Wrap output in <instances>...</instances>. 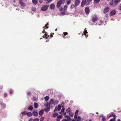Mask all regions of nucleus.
I'll return each mask as SVG.
<instances>
[{
  "label": "nucleus",
  "mask_w": 121,
  "mask_h": 121,
  "mask_svg": "<svg viewBox=\"0 0 121 121\" xmlns=\"http://www.w3.org/2000/svg\"><path fill=\"white\" fill-rule=\"evenodd\" d=\"M52 0H47L48 2H50Z\"/></svg>",
  "instance_id": "52"
},
{
  "label": "nucleus",
  "mask_w": 121,
  "mask_h": 121,
  "mask_svg": "<svg viewBox=\"0 0 121 121\" xmlns=\"http://www.w3.org/2000/svg\"><path fill=\"white\" fill-rule=\"evenodd\" d=\"M47 33H46L43 36V38H44L45 37H46V39H49V38H50V37L52 36V35H51L50 36L49 35H48Z\"/></svg>",
  "instance_id": "5"
},
{
  "label": "nucleus",
  "mask_w": 121,
  "mask_h": 121,
  "mask_svg": "<svg viewBox=\"0 0 121 121\" xmlns=\"http://www.w3.org/2000/svg\"><path fill=\"white\" fill-rule=\"evenodd\" d=\"M95 2L96 3H98L100 0H94Z\"/></svg>",
  "instance_id": "36"
},
{
  "label": "nucleus",
  "mask_w": 121,
  "mask_h": 121,
  "mask_svg": "<svg viewBox=\"0 0 121 121\" xmlns=\"http://www.w3.org/2000/svg\"><path fill=\"white\" fill-rule=\"evenodd\" d=\"M112 116H113V117L114 118L116 117V116L115 115H113V114H112L111 115H110L109 116V117H111Z\"/></svg>",
  "instance_id": "41"
},
{
  "label": "nucleus",
  "mask_w": 121,
  "mask_h": 121,
  "mask_svg": "<svg viewBox=\"0 0 121 121\" xmlns=\"http://www.w3.org/2000/svg\"><path fill=\"white\" fill-rule=\"evenodd\" d=\"M86 0H83L81 3V6L83 7H84V5L86 3Z\"/></svg>",
  "instance_id": "11"
},
{
  "label": "nucleus",
  "mask_w": 121,
  "mask_h": 121,
  "mask_svg": "<svg viewBox=\"0 0 121 121\" xmlns=\"http://www.w3.org/2000/svg\"><path fill=\"white\" fill-rule=\"evenodd\" d=\"M64 9L63 8H60L59 9V10L60 11H62Z\"/></svg>",
  "instance_id": "51"
},
{
  "label": "nucleus",
  "mask_w": 121,
  "mask_h": 121,
  "mask_svg": "<svg viewBox=\"0 0 121 121\" xmlns=\"http://www.w3.org/2000/svg\"><path fill=\"white\" fill-rule=\"evenodd\" d=\"M108 14H106L105 15V17H104L105 18V19H108Z\"/></svg>",
  "instance_id": "34"
},
{
  "label": "nucleus",
  "mask_w": 121,
  "mask_h": 121,
  "mask_svg": "<svg viewBox=\"0 0 121 121\" xmlns=\"http://www.w3.org/2000/svg\"><path fill=\"white\" fill-rule=\"evenodd\" d=\"M103 23V21L102 20H100L99 21V22L98 24L97 23L96 25H98L99 26L101 25Z\"/></svg>",
  "instance_id": "20"
},
{
  "label": "nucleus",
  "mask_w": 121,
  "mask_h": 121,
  "mask_svg": "<svg viewBox=\"0 0 121 121\" xmlns=\"http://www.w3.org/2000/svg\"><path fill=\"white\" fill-rule=\"evenodd\" d=\"M32 1L33 3L35 5L37 4L38 3L37 0H32Z\"/></svg>",
  "instance_id": "16"
},
{
  "label": "nucleus",
  "mask_w": 121,
  "mask_h": 121,
  "mask_svg": "<svg viewBox=\"0 0 121 121\" xmlns=\"http://www.w3.org/2000/svg\"><path fill=\"white\" fill-rule=\"evenodd\" d=\"M65 14V12L64 11L60 13V14H62V15H64Z\"/></svg>",
  "instance_id": "44"
},
{
  "label": "nucleus",
  "mask_w": 121,
  "mask_h": 121,
  "mask_svg": "<svg viewBox=\"0 0 121 121\" xmlns=\"http://www.w3.org/2000/svg\"><path fill=\"white\" fill-rule=\"evenodd\" d=\"M85 11L87 14H88L90 12V10L88 7H86L85 9Z\"/></svg>",
  "instance_id": "6"
},
{
  "label": "nucleus",
  "mask_w": 121,
  "mask_h": 121,
  "mask_svg": "<svg viewBox=\"0 0 121 121\" xmlns=\"http://www.w3.org/2000/svg\"><path fill=\"white\" fill-rule=\"evenodd\" d=\"M60 119H59L57 118V119H56V120L57 121H60Z\"/></svg>",
  "instance_id": "57"
},
{
  "label": "nucleus",
  "mask_w": 121,
  "mask_h": 121,
  "mask_svg": "<svg viewBox=\"0 0 121 121\" xmlns=\"http://www.w3.org/2000/svg\"><path fill=\"white\" fill-rule=\"evenodd\" d=\"M45 100L46 101H48V99H49V97L46 96V97H45L44 98Z\"/></svg>",
  "instance_id": "25"
},
{
  "label": "nucleus",
  "mask_w": 121,
  "mask_h": 121,
  "mask_svg": "<svg viewBox=\"0 0 121 121\" xmlns=\"http://www.w3.org/2000/svg\"><path fill=\"white\" fill-rule=\"evenodd\" d=\"M63 34L64 35V36H63V38H65V36L66 35L68 34V33L67 32H64L63 33Z\"/></svg>",
  "instance_id": "32"
},
{
  "label": "nucleus",
  "mask_w": 121,
  "mask_h": 121,
  "mask_svg": "<svg viewBox=\"0 0 121 121\" xmlns=\"http://www.w3.org/2000/svg\"><path fill=\"white\" fill-rule=\"evenodd\" d=\"M27 112L26 111H24L22 112V114L24 115H26V114Z\"/></svg>",
  "instance_id": "31"
},
{
  "label": "nucleus",
  "mask_w": 121,
  "mask_h": 121,
  "mask_svg": "<svg viewBox=\"0 0 121 121\" xmlns=\"http://www.w3.org/2000/svg\"><path fill=\"white\" fill-rule=\"evenodd\" d=\"M44 119V117H41L40 119V121H43Z\"/></svg>",
  "instance_id": "42"
},
{
  "label": "nucleus",
  "mask_w": 121,
  "mask_h": 121,
  "mask_svg": "<svg viewBox=\"0 0 121 121\" xmlns=\"http://www.w3.org/2000/svg\"><path fill=\"white\" fill-rule=\"evenodd\" d=\"M78 113V110H76V111L75 112V114H77Z\"/></svg>",
  "instance_id": "49"
},
{
  "label": "nucleus",
  "mask_w": 121,
  "mask_h": 121,
  "mask_svg": "<svg viewBox=\"0 0 121 121\" xmlns=\"http://www.w3.org/2000/svg\"><path fill=\"white\" fill-rule=\"evenodd\" d=\"M44 112V111L43 110H42L39 112V114L40 116L42 115L43 114Z\"/></svg>",
  "instance_id": "18"
},
{
  "label": "nucleus",
  "mask_w": 121,
  "mask_h": 121,
  "mask_svg": "<svg viewBox=\"0 0 121 121\" xmlns=\"http://www.w3.org/2000/svg\"><path fill=\"white\" fill-rule=\"evenodd\" d=\"M119 10H121V5L119 7Z\"/></svg>",
  "instance_id": "55"
},
{
  "label": "nucleus",
  "mask_w": 121,
  "mask_h": 121,
  "mask_svg": "<svg viewBox=\"0 0 121 121\" xmlns=\"http://www.w3.org/2000/svg\"><path fill=\"white\" fill-rule=\"evenodd\" d=\"M32 120H33V119L32 118H30L29 120V121H32Z\"/></svg>",
  "instance_id": "59"
},
{
  "label": "nucleus",
  "mask_w": 121,
  "mask_h": 121,
  "mask_svg": "<svg viewBox=\"0 0 121 121\" xmlns=\"http://www.w3.org/2000/svg\"><path fill=\"white\" fill-rule=\"evenodd\" d=\"M98 19L97 16L96 15H93L92 17V21L95 22Z\"/></svg>",
  "instance_id": "2"
},
{
  "label": "nucleus",
  "mask_w": 121,
  "mask_h": 121,
  "mask_svg": "<svg viewBox=\"0 0 121 121\" xmlns=\"http://www.w3.org/2000/svg\"><path fill=\"white\" fill-rule=\"evenodd\" d=\"M75 6V4L74 5V4H72L71 6V9H73L74 8Z\"/></svg>",
  "instance_id": "27"
},
{
  "label": "nucleus",
  "mask_w": 121,
  "mask_h": 121,
  "mask_svg": "<svg viewBox=\"0 0 121 121\" xmlns=\"http://www.w3.org/2000/svg\"><path fill=\"white\" fill-rule=\"evenodd\" d=\"M106 120V118L105 117H103L102 118V120L103 121H105Z\"/></svg>",
  "instance_id": "39"
},
{
  "label": "nucleus",
  "mask_w": 121,
  "mask_h": 121,
  "mask_svg": "<svg viewBox=\"0 0 121 121\" xmlns=\"http://www.w3.org/2000/svg\"><path fill=\"white\" fill-rule=\"evenodd\" d=\"M12 92H13V91L11 90H10L9 91V92H10V94L12 93Z\"/></svg>",
  "instance_id": "54"
},
{
  "label": "nucleus",
  "mask_w": 121,
  "mask_h": 121,
  "mask_svg": "<svg viewBox=\"0 0 121 121\" xmlns=\"http://www.w3.org/2000/svg\"><path fill=\"white\" fill-rule=\"evenodd\" d=\"M26 115L27 116L30 117L33 114L32 113L29 112L27 113Z\"/></svg>",
  "instance_id": "17"
},
{
  "label": "nucleus",
  "mask_w": 121,
  "mask_h": 121,
  "mask_svg": "<svg viewBox=\"0 0 121 121\" xmlns=\"http://www.w3.org/2000/svg\"><path fill=\"white\" fill-rule=\"evenodd\" d=\"M109 121H115V119H112Z\"/></svg>",
  "instance_id": "50"
},
{
  "label": "nucleus",
  "mask_w": 121,
  "mask_h": 121,
  "mask_svg": "<svg viewBox=\"0 0 121 121\" xmlns=\"http://www.w3.org/2000/svg\"><path fill=\"white\" fill-rule=\"evenodd\" d=\"M48 25V23H47L45 25V26H44V27H43V28H46V29H47L48 28V27L47 26Z\"/></svg>",
  "instance_id": "30"
},
{
  "label": "nucleus",
  "mask_w": 121,
  "mask_h": 121,
  "mask_svg": "<svg viewBox=\"0 0 121 121\" xmlns=\"http://www.w3.org/2000/svg\"><path fill=\"white\" fill-rule=\"evenodd\" d=\"M120 0H115L114 1V5H115L117 4H118L120 2Z\"/></svg>",
  "instance_id": "14"
},
{
  "label": "nucleus",
  "mask_w": 121,
  "mask_h": 121,
  "mask_svg": "<svg viewBox=\"0 0 121 121\" xmlns=\"http://www.w3.org/2000/svg\"><path fill=\"white\" fill-rule=\"evenodd\" d=\"M67 120L65 119H63L62 120V121H67Z\"/></svg>",
  "instance_id": "58"
},
{
  "label": "nucleus",
  "mask_w": 121,
  "mask_h": 121,
  "mask_svg": "<svg viewBox=\"0 0 121 121\" xmlns=\"http://www.w3.org/2000/svg\"><path fill=\"white\" fill-rule=\"evenodd\" d=\"M117 121H121V120L120 119H118V120Z\"/></svg>",
  "instance_id": "64"
},
{
  "label": "nucleus",
  "mask_w": 121,
  "mask_h": 121,
  "mask_svg": "<svg viewBox=\"0 0 121 121\" xmlns=\"http://www.w3.org/2000/svg\"><path fill=\"white\" fill-rule=\"evenodd\" d=\"M58 115V113H55L54 114L52 115V117H55L56 116Z\"/></svg>",
  "instance_id": "24"
},
{
  "label": "nucleus",
  "mask_w": 121,
  "mask_h": 121,
  "mask_svg": "<svg viewBox=\"0 0 121 121\" xmlns=\"http://www.w3.org/2000/svg\"><path fill=\"white\" fill-rule=\"evenodd\" d=\"M71 3V0H69L67 1V4H69Z\"/></svg>",
  "instance_id": "43"
},
{
  "label": "nucleus",
  "mask_w": 121,
  "mask_h": 121,
  "mask_svg": "<svg viewBox=\"0 0 121 121\" xmlns=\"http://www.w3.org/2000/svg\"><path fill=\"white\" fill-rule=\"evenodd\" d=\"M109 8L108 7H106L105 8L104 10V13L105 14L106 13L109 11Z\"/></svg>",
  "instance_id": "7"
},
{
  "label": "nucleus",
  "mask_w": 121,
  "mask_h": 121,
  "mask_svg": "<svg viewBox=\"0 0 121 121\" xmlns=\"http://www.w3.org/2000/svg\"><path fill=\"white\" fill-rule=\"evenodd\" d=\"M62 112H61V111L60 112H59V113L60 114H61V113Z\"/></svg>",
  "instance_id": "63"
},
{
  "label": "nucleus",
  "mask_w": 121,
  "mask_h": 121,
  "mask_svg": "<svg viewBox=\"0 0 121 121\" xmlns=\"http://www.w3.org/2000/svg\"><path fill=\"white\" fill-rule=\"evenodd\" d=\"M42 0H41L39 1V2L40 3H42Z\"/></svg>",
  "instance_id": "56"
},
{
  "label": "nucleus",
  "mask_w": 121,
  "mask_h": 121,
  "mask_svg": "<svg viewBox=\"0 0 121 121\" xmlns=\"http://www.w3.org/2000/svg\"><path fill=\"white\" fill-rule=\"evenodd\" d=\"M77 114H75L74 116V118L75 119H76L77 118Z\"/></svg>",
  "instance_id": "45"
},
{
  "label": "nucleus",
  "mask_w": 121,
  "mask_h": 121,
  "mask_svg": "<svg viewBox=\"0 0 121 121\" xmlns=\"http://www.w3.org/2000/svg\"><path fill=\"white\" fill-rule=\"evenodd\" d=\"M61 117V116L60 115H59L57 117V118L60 119Z\"/></svg>",
  "instance_id": "46"
},
{
  "label": "nucleus",
  "mask_w": 121,
  "mask_h": 121,
  "mask_svg": "<svg viewBox=\"0 0 121 121\" xmlns=\"http://www.w3.org/2000/svg\"><path fill=\"white\" fill-rule=\"evenodd\" d=\"M80 1L79 0H75V4L76 7L77 6L80 4Z\"/></svg>",
  "instance_id": "9"
},
{
  "label": "nucleus",
  "mask_w": 121,
  "mask_h": 121,
  "mask_svg": "<svg viewBox=\"0 0 121 121\" xmlns=\"http://www.w3.org/2000/svg\"><path fill=\"white\" fill-rule=\"evenodd\" d=\"M113 0H112L110 2V5H112L113 4Z\"/></svg>",
  "instance_id": "35"
},
{
  "label": "nucleus",
  "mask_w": 121,
  "mask_h": 121,
  "mask_svg": "<svg viewBox=\"0 0 121 121\" xmlns=\"http://www.w3.org/2000/svg\"><path fill=\"white\" fill-rule=\"evenodd\" d=\"M65 109L64 108H62L61 111V112L63 113L64 112Z\"/></svg>",
  "instance_id": "40"
},
{
  "label": "nucleus",
  "mask_w": 121,
  "mask_h": 121,
  "mask_svg": "<svg viewBox=\"0 0 121 121\" xmlns=\"http://www.w3.org/2000/svg\"><path fill=\"white\" fill-rule=\"evenodd\" d=\"M33 109V107L32 106H29L28 108V109L30 111L32 110Z\"/></svg>",
  "instance_id": "26"
},
{
  "label": "nucleus",
  "mask_w": 121,
  "mask_h": 121,
  "mask_svg": "<svg viewBox=\"0 0 121 121\" xmlns=\"http://www.w3.org/2000/svg\"><path fill=\"white\" fill-rule=\"evenodd\" d=\"M61 108V106L59 104L58 105V108L57 110L58 111H60V109Z\"/></svg>",
  "instance_id": "22"
},
{
  "label": "nucleus",
  "mask_w": 121,
  "mask_h": 121,
  "mask_svg": "<svg viewBox=\"0 0 121 121\" xmlns=\"http://www.w3.org/2000/svg\"><path fill=\"white\" fill-rule=\"evenodd\" d=\"M67 5H65L63 8L64 11L66 10H67Z\"/></svg>",
  "instance_id": "29"
},
{
  "label": "nucleus",
  "mask_w": 121,
  "mask_h": 121,
  "mask_svg": "<svg viewBox=\"0 0 121 121\" xmlns=\"http://www.w3.org/2000/svg\"><path fill=\"white\" fill-rule=\"evenodd\" d=\"M78 119H77V120H74L73 119L71 121H79L80 120V116H78Z\"/></svg>",
  "instance_id": "23"
},
{
  "label": "nucleus",
  "mask_w": 121,
  "mask_h": 121,
  "mask_svg": "<svg viewBox=\"0 0 121 121\" xmlns=\"http://www.w3.org/2000/svg\"><path fill=\"white\" fill-rule=\"evenodd\" d=\"M33 121H39V119L38 118H37L34 119L33 120Z\"/></svg>",
  "instance_id": "37"
},
{
  "label": "nucleus",
  "mask_w": 121,
  "mask_h": 121,
  "mask_svg": "<svg viewBox=\"0 0 121 121\" xmlns=\"http://www.w3.org/2000/svg\"><path fill=\"white\" fill-rule=\"evenodd\" d=\"M32 10L34 11H35L36 10V9L35 7H33L32 8Z\"/></svg>",
  "instance_id": "33"
},
{
  "label": "nucleus",
  "mask_w": 121,
  "mask_h": 121,
  "mask_svg": "<svg viewBox=\"0 0 121 121\" xmlns=\"http://www.w3.org/2000/svg\"><path fill=\"white\" fill-rule=\"evenodd\" d=\"M19 4L23 7H24L25 6V4L22 1V0H19Z\"/></svg>",
  "instance_id": "10"
},
{
  "label": "nucleus",
  "mask_w": 121,
  "mask_h": 121,
  "mask_svg": "<svg viewBox=\"0 0 121 121\" xmlns=\"http://www.w3.org/2000/svg\"><path fill=\"white\" fill-rule=\"evenodd\" d=\"M92 0H88L87 1H91Z\"/></svg>",
  "instance_id": "62"
},
{
  "label": "nucleus",
  "mask_w": 121,
  "mask_h": 121,
  "mask_svg": "<svg viewBox=\"0 0 121 121\" xmlns=\"http://www.w3.org/2000/svg\"><path fill=\"white\" fill-rule=\"evenodd\" d=\"M34 105L35 108H38V105L37 103H35L34 104Z\"/></svg>",
  "instance_id": "21"
},
{
  "label": "nucleus",
  "mask_w": 121,
  "mask_h": 121,
  "mask_svg": "<svg viewBox=\"0 0 121 121\" xmlns=\"http://www.w3.org/2000/svg\"><path fill=\"white\" fill-rule=\"evenodd\" d=\"M0 105L1 106V107L2 108L4 109L6 107L5 104H4L3 103H1Z\"/></svg>",
  "instance_id": "13"
},
{
  "label": "nucleus",
  "mask_w": 121,
  "mask_h": 121,
  "mask_svg": "<svg viewBox=\"0 0 121 121\" xmlns=\"http://www.w3.org/2000/svg\"><path fill=\"white\" fill-rule=\"evenodd\" d=\"M70 108H68L66 110V111L67 113H69L70 112Z\"/></svg>",
  "instance_id": "28"
},
{
  "label": "nucleus",
  "mask_w": 121,
  "mask_h": 121,
  "mask_svg": "<svg viewBox=\"0 0 121 121\" xmlns=\"http://www.w3.org/2000/svg\"><path fill=\"white\" fill-rule=\"evenodd\" d=\"M50 104L51 105L54 104L55 105L58 103V101L57 100H54L53 99H51L50 101Z\"/></svg>",
  "instance_id": "1"
},
{
  "label": "nucleus",
  "mask_w": 121,
  "mask_h": 121,
  "mask_svg": "<svg viewBox=\"0 0 121 121\" xmlns=\"http://www.w3.org/2000/svg\"><path fill=\"white\" fill-rule=\"evenodd\" d=\"M7 94L6 93H4V96L5 97L7 96Z\"/></svg>",
  "instance_id": "53"
},
{
  "label": "nucleus",
  "mask_w": 121,
  "mask_h": 121,
  "mask_svg": "<svg viewBox=\"0 0 121 121\" xmlns=\"http://www.w3.org/2000/svg\"><path fill=\"white\" fill-rule=\"evenodd\" d=\"M45 111H46V112H48V111H49V110H47L46 109H45Z\"/></svg>",
  "instance_id": "60"
},
{
  "label": "nucleus",
  "mask_w": 121,
  "mask_h": 121,
  "mask_svg": "<svg viewBox=\"0 0 121 121\" xmlns=\"http://www.w3.org/2000/svg\"><path fill=\"white\" fill-rule=\"evenodd\" d=\"M55 7V5L53 4H52L50 5V8L52 10L54 9Z\"/></svg>",
  "instance_id": "12"
},
{
  "label": "nucleus",
  "mask_w": 121,
  "mask_h": 121,
  "mask_svg": "<svg viewBox=\"0 0 121 121\" xmlns=\"http://www.w3.org/2000/svg\"><path fill=\"white\" fill-rule=\"evenodd\" d=\"M86 28H85L84 29V31L83 32L84 35H85L86 37L88 36V35H86V34L88 33L86 30Z\"/></svg>",
  "instance_id": "15"
},
{
  "label": "nucleus",
  "mask_w": 121,
  "mask_h": 121,
  "mask_svg": "<svg viewBox=\"0 0 121 121\" xmlns=\"http://www.w3.org/2000/svg\"><path fill=\"white\" fill-rule=\"evenodd\" d=\"M116 12V10H112L110 12L109 15L111 16L114 15L115 14Z\"/></svg>",
  "instance_id": "4"
},
{
  "label": "nucleus",
  "mask_w": 121,
  "mask_h": 121,
  "mask_svg": "<svg viewBox=\"0 0 121 121\" xmlns=\"http://www.w3.org/2000/svg\"><path fill=\"white\" fill-rule=\"evenodd\" d=\"M48 6L47 5H45L43 6L41 8V9L42 11H45L48 8Z\"/></svg>",
  "instance_id": "3"
},
{
  "label": "nucleus",
  "mask_w": 121,
  "mask_h": 121,
  "mask_svg": "<svg viewBox=\"0 0 121 121\" xmlns=\"http://www.w3.org/2000/svg\"><path fill=\"white\" fill-rule=\"evenodd\" d=\"M57 110V107H55L54 110V111L55 112V111H56Z\"/></svg>",
  "instance_id": "48"
},
{
  "label": "nucleus",
  "mask_w": 121,
  "mask_h": 121,
  "mask_svg": "<svg viewBox=\"0 0 121 121\" xmlns=\"http://www.w3.org/2000/svg\"><path fill=\"white\" fill-rule=\"evenodd\" d=\"M33 115L35 116H37L38 115V113L37 112H33Z\"/></svg>",
  "instance_id": "19"
},
{
  "label": "nucleus",
  "mask_w": 121,
  "mask_h": 121,
  "mask_svg": "<svg viewBox=\"0 0 121 121\" xmlns=\"http://www.w3.org/2000/svg\"><path fill=\"white\" fill-rule=\"evenodd\" d=\"M62 3V1L61 0L59 1L57 3L56 5L57 7V8H59L60 7Z\"/></svg>",
  "instance_id": "8"
},
{
  "label": "nucleus",
  "mask_w": 121,
  "mask_h": 121,
  "mask_svg": "<svg viewBox=\"0 0 121 121\" xmlns=\"http://www.w3.org/2000/svg\"><path fill=\"white\" fill-rule=\"evenodd\" d=\"M31 93L30 92H29L27 93V95H28L30 96V95Z\"/></svg>",
  "instance_id": "47"
},
{
  "label": "nucleus",
  "mask_w": 121,
  "mask_h": 121,
  "mask_svg": "<svg viewBox=\"0 0 121 121\" xmlns=\"http://www.w3.org/2000/svg\"><path fill=\"white\" fill-rule=\"evenodd\" d=\"M69 115L71 117H72L73 116V113H70Z\"/></svg>",
  "instance_id": "38"
},
{
  "label": "nucleus",
  "mask_w": 121,
  "mask_h": 121,
  "mask_svg": "<svg viewBox=\"0 0 121 121\" xmlns=\"http://www.w3.org/2000/svg\"><path fill=\"white\" fill-rule=\"evenodd\" d=\"M49 108H50V107H48L47 108V109L48 110H49Z\"/></svg>",
  "instance_id": "61"
}]
</instances>
